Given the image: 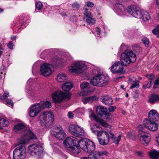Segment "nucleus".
I'll return each mask as SVG.
<instances>
[{
    "label": "nucleus",
    "mask_w": 159,
    "mask_h": 159,
    "mask_svg": "<svg viewBox=\"0 0 159 159\" xmlns=\"http://www.w3.org/2000/svg\"><path fill=\"white\" fill-rule=\"evenodd\" d=\"M158 122L150 121L148 119H145L143 121V125H140L138 126V137L140 141L143 142L144 144H148L149 143L150 140V134L143 131V127L144 126L152 131H155L158 129Z\"/></svg>",
    "instance_id": "nucleus-1"
},
{
    "label": "nucleus",
    "mask_w": 159,
    "mask_h": 159,
    "mask_svg": "<svg viewBox=\"0 0 159 159\" xmlns=\"http://www.w3.org/2000/svg\"><path fill=\"white\" fill-rule=\"evenodd\" d=\"M80 141H78L75 137L71 136L66 138L64 141V144L68 150L77 154L80 152V149L77 145H79Z\"/></svg>",
    "instance_id": "nucleus-2"
},
{
    "label": "nucleus",
    "mask_w": 159,
    "mask_h": 159,
    "mask_svg": "<svg viewBox=\"0 0 159 159\" xmlns=\"http://www.w3.org/2000/svg\"><path fill=\"white\" fill-rule=\"evenodd\" d=\"M108 77L102 74L95 76L90 80V84L94 86L103 87L108 83Z\"/></svg>",
    "instance_id": "nucleus-3"
},
{
    "label": "nucleus",
    "mask_w": 159,
    "mask_h": 159,
    "mask_svg": "<svg viewBox=\"0 0 159 159\" xmlns=\"http://www.w3.org/2000/svg\"><path fill=\"white\" fill-rule=\"evenodd\" d=\"M136 59V56L133 51L129 50H127L122 54L121 61L124 65H126L130 62H134Z\"/></svg>",
    "instance_id": "nucleus-4"
},
{
    "label": "nucleus",
    "mask_w": 159,
    "mask_h": 159,
    "mask_svg": "<svg viewBox=\"0 0 159 159\" xmlns=\"http://www.w3.org/2000/svg\"><path fill=\"white\" fill-rule=\"evenodd\" d=\"M79 145L84 152L89 154L93 153L95 149V145L93 142L87 139L80 141Z\"/></svg>",
    "instance_id": "nucleus-5"
},
{
    "label": "nucleus",
    "mask_w": 159,
    "mask_h": 159,
    "mask_svg": "<svg viewBox=\"0 0 159 159\" xmlns=\"http://www.w3.org/2000/svg\"><path fill=\"white\" fill-rule=\"evenodd\" d=\"M42 145V144H39V143L30 145L28 147L29 153L34 157L40 156L43 150Z\"/></svg>",
    "instance_id": "nucleus-6"
},
{
    "label": "nucleus",
    "mask_w": 159,
    "mask_h": 159,
    "mask_svg": "<svg viewBox=\"0 0 159 159\" xmlns=\"http://www.w3.org/2000/svg\"><path fill=\"white\" fill-rule=\"evenodd\" d=\"M70 95L68 93H64L61 91H57L52 94V100L56 103L59 104L64 99H69Z\"/></svg>",
    "instance_id": "nucleus-7"
},
{
    "label": "nucleus",
    "mask_w": 159,
    "mask_h": 159,
    "mask_svg": "<svg viewBox=\"0 0 159 159\" xmlns=\"http://www.w3.org/2000/svg\"><path fill=\"white\" fill-rule=\"evenodd\" d=\"M87 69V67L82 62H75L71 65L70 69L71 72L80 74L83 73Z\"/></svg>",
    "instance_id": "nucleus-8"
},
{
    "label": "nucleus",
    "mask_w": 159,
    "mask_h": 159,
    "mask_svg": "<svg viewBox=\"0 0 159 159\" xmlns=\"http://www.w3.org/2000/svg\"><path fill=\"white\" fill-rule=\"evenodd\" d=\"M26 150L24 145H21L15 148L13 152L14 159H25Z\"/></svg>",
    "instance_id": "nucleus-9"
},
{
    "label": "nucleus",
    "mask_w": 159,
    "mask_h": 159,
    "mask_svg": "<svg viewBox=\"0 0 159 159\" xmlns=\"http://www.w3.org/2000/svg\"><path fill=\"white\" fill-rule=\"evenodd\" d=\"M52 135L59 140H63L66 136L63 129L60 126H56L52 128L51 130Z\"/></svg>",
    "instance_id": "nucleus-10"
},
{
    "label": "nucleus",
    "mask_w": 159,
    "mask_h": 159,
    "mask_svg": "<svg viewBox=\"0 0 159 159\" xmlns=\"http://www.w3.org/2000/svg\"><path fill=\"white\" fill-rule=\"evenodd\" d=\"M54 115L52 112H45L40 114L39 119L42 123H49L51 124L54 120Z\"/></svg>",
    "instance_id": "nucleus-11"
},
{
    "label": "nucleus",
    "mask_w": 159,
    "mask_h": 159,
    "mask_svg": "<svg viewBox=\"0 0 159 159\" xmlns=\"http://www.w3.org/2000/svg\"><path fill=\"white\" fill-rule=\"evenodd\" d=\"M69 129L70 133L76 137L83 135L84 133V130L76 125H70L69 127Z\"/></svg>",
    "instance_id": "nucleus-12"
},
{
    "label": "nucleus",
    "mask_w": 159,
    "mask_h": 159,
    "mask_svg": "<svg viewBox=\"0 0 159 159\" xmlns=\"http://www.w3.org/2000/svg\"><path fill=\"white\" fill-rule=\"evenodd\" d=\"M98 139L100 143L102 145L107 144L109 141V137L108 133L103 130L98 133Z\"/></svg>",
    "instance_id": "nucleus-13"
},
{
    "label": "nucleus",
    "mask_w": 159,
    "mask_h": 159,
    "mask_svg": "<svg viewBox=\"0 0 159 159\" xmlns=\"http://www.w3.org/2000/svg\"><path fill=\"white\" fill-rule=\"evenodd\" d=\"M127 10L129 13L136 18L140 19L142 17L143 11H140L135 6L132 5L129 6Z\"/></svg>",
    "instance_id": "nucleus-14"
},
{
    "label": "nucleus",
    "mask_w": 159,
    "mask_h": 159,
    "mask_svg": "<svg viewBox=\"0 0 159 159\" xmlns=\"http://www.w3.org/2000/svg\"><path fill=\"white\" fill-rule=\"evenodd\" d=\"M54 68L53 66L49 64L44 63L42 65L40 68L41 74L44 76H48L53 72Z\"/></svg>",
    "instance_id": "nucleus-15"
},
{
    "label": "nucleus",
    "mask_w": 159,
    "mask_h": 159,
    "mask_svg": "<svg viewBox=\"0 0 159 159\" xmlns=\"http://www.w3.org/2000/svg\"><path fill=\"white\" fill-rule=\"evenodd\" d=\"M110 69L112 73L120 74L124 73L123 66L120 61L115 62L111 66Z\"/></svg>",
    "instance_id": "nucleus-16"
},
{
    "label": "nucleus",
    "mask_w": 159,
    "mask_h": 159,
    "mask_svg": "<svg viewBox=\"0 0 159 159\" xmlns=\"http://www.w3.org/2000/svg\"><path fill=\"white\" fill-rule=\"evenodd\" d=\"M41 109V106L39 103L33 104L29 108L30 116L33 117L37 116L40 112Z\"/></svg>",
    "instance_id": "nucleus-17"
},
{
    "label": "nucleus",
    "mask_w": 159,
    "mask_h": 159,
    "mask_svg": "<svg viewBox=\"0 0 159 159\" xmlns=\"http://www.w3.org/2000/svg\"><path fill=\"white\" fill-rule=\"evenodd\" d=\"M36 139L35 135L30 130H28L24 136L20 140V143L25 144L27 143L31 139Z\"/></svg>",
    "instance_id": "nucleus-18"
},
{
    "label": "nucleus",
    "mask_w": 159,
    "mask_h": 159,
    "mask_svg": "<svg viewBox=\"0 0 159 159\" xmlns=\"http://www.w3.org/2000/svg\"><path fill=\"white\" fill-rule=\"evenodd\" d=\"M148 120L159 122V115L156 110L152 109L148 113Z\"/></svg>",
    "instance_id": "nucleus-19"
},
{
    "label": "nucleus",
    "mask_w": 159,
    "mask_h": 159,
    "mask_svg": "<svg viewBox=\"0 0 159 159\" xmlns=\"http://www.w3.org/2000/svg\"><path fill=\"white\" fill-rule=\"evenodd\" d=\"M108 152L106 151L95 152L92 158H90L89 159H103L104 156L108 155Z\"/></svg>",
    "instance_id": "nucleus-20"
},
{
    "label": "nucleus",
    "mask_w": 159,
    "mask_h": 159,
    "mask_svg": "<svg viewBox=\"0 0 159 159\" xmlns=\"http://www.w3.org/2000/svg\"><path fill=\"white\" fill-rule=\"evenodd\" d=\"M101 99L102 102L105 105H109L113 104L112 99L108 95L102 97Z\"/></svg>",
    "instance_id": "nucleus-21"
},
{
    "label": "nucleus",
    "mask_w": 159,
    "mask_h": 159,
    "mask_svg": "<svg viewBox=\"0 0 159 159\" xmlns=\"http://www.w3.org/2000/svg\"><path fill=\"white\" fill-rule=\"evenodd\" d=\"M126 0H117L115 3V6L119 11L123 12L125 11V8L123 5L122 3L125 2Z\"/></svg>",
    "instance_id": "nucleus-22"
},
{
    "label": "nucleus",
    "mask_w": 159,
    "mask_h": 159,
    "mask_svg": "<svg viewBox=\"0 0 159 159\" xmlns=\"http://www.w3.org/2000/svg\"><path fill=\"white\" fill-rule=\"evenodd\" d=\"M159 101V95L156 93L152 94L149 96L148 102L151 104H154Z\"/></svg>",
    "instance_id": "nucleus-23"
},
{
    "label": "nucleus",
    "mask_w": 159,
    "mask_h": 159,
    "mask_svg": "<svg viewBox=\"0 0 159 159\" xmlns=\"http://www.w3.org/2000/svg\"><path fill=\"white\" fill-rule=\"evenodd\" d=\"M106 110V108L104 107L98 106L96 108L97 114L98 116L101 117L107 112Z\"/></svg>",
    "instance_id": "nucleus-24"
},
{
    "label": "nucleus",
    "mask_w": 159,
    "mask_h": 159,
    "mask_svg": "<svg viewBox=\"0 0 159 159\" xmlns=\"http://www.w3.org/2000/svg\"><path fill=\"white\" fill-rule=\"evenodd\" d=\"M97 97L94 96L86 98L83 99L82 101L84 104H86L87 103H91L93 101H97Z\"/></svg>",
    "instance_id": "nucleus-25"
},
{
    "label": "nucleus",
    "mask_w": 159,
    "mask_h": 159,
    "mask_svg": "<svg viewBox=\"0 0 159 159\" xmlns=\"http://www.w3.org/2000/svg\"><path fill=\"white\" fill-rule=\"evenodd\" d=\"M149 155L151 159H158L159 157V151L155 150H152L150 151Z\"/></svg>",
    "instance_id": "nucleus-26"
},
{
    "label": "nucleus",
    "mask_w": 159,
    "mask_h": 159,
    "mask_svg": "<svg viewBox=\"0 0 159 159\" xmlns=\"http://www.w3.org/2000/svg\"><path fill=\"white\" fill-rule=\"evenodd\" d=\"M14 129L16 131H25L27 129V127L25 124L19 123L15 126Z\"/></svg>",
    "instance_id": "nucleus-27"
},
{
    "label": "nucleus",
    "mask_w": 159,
    "mask_h": 159,
    "mask_svg": "<svg viewBox=\"0 0 159 159\" xmlns=\"http://www.w3.org/2000/svg\"><path fill=\"white\" fill-rule=\"evenodd\" d=\"M100 128L101 126L100 125L98 124H95L93 126L91 125L90 126V129L93 133L98 134V132L102 131L101 130H99V129Z\"/></svg>",
    "instance_id": "nucleus-28"
},
{
    "label": "nucleus",
    "mask_w": 159,
    "mask_h": 159,
    "mask_svg": "<svg viewBox=\"0 0 159 159\" xmlns=\"http://www.w3.org/2000/svg\"><path fill=\"white\" fill-rule=\"evenodd\" d=\"M67 79V77L65 74H59L57 77V80L59 82H62Z\"/></svg>",
    "instance_id": "nucleus-29"
},
{
    "label": "nucleus",
    "mask_w": 159,
    "mask_h": 159,
    "mask_svg": "<svg viewBox=\"0 0 159 159\" xmlns=\"http://www.w3.org/2000/svg\"><path fill=\"white\" fill-rule=\"evenodd\" d=\"M62 89L65 91H68L72 87V84L71 82H68L64 83L62 86Z\"/></svg>",
    "instance_id": "nucleus-30"
},
{
    "label": "nucleus",
    "mask_w": 159,
    "mask_h": 159,
    "mask_svg": "<svg viewBox=\"0 0 159 159\" xmlns=\"http://www.w3.org/2000/svg\"><path fill=\"white\" fill-rule=\"evenodd\" d=\"M109 133L110 134V138L113 140L114 143L118 145L121 139V136L119 135L116 139V137L113 133L111 132H110Z\"/></svg>",
    "instance_id": "nucleus-31"
},
{
    "label": "nucleus",
    "mask_w": 159,
    "mask_h": 159,
    "mask_svg": "<svg viewBox=\"0 0 159 159\" xmlns=\"http://www.w3.org/2000/svg\"><path fill=\"white\" fill-rule=\"evenodd\" d=\"M142 16L141 18L144 21L146 22L150 19V15L147 11H143Z\"/></svg>",
    "instance_id": "nucleus-32"
},
{
    "label": "nucleus",
    "mask_w": 159,
    "mask_h": 159,
    "mask_svg": "<svg viewBox=\"0 0 159 159\" xmlns=\"http://www.w3.org/2000/svg\"><path fill=\"white\" fill-rule=\"evenodd\" d=\"M9 125L8 121L0 117V127H5Z\"/></svg>",
    "instance_id": "nucleus-33"
},
{
    "label": "nucleus",
    "mask_w": 159,
    "mask_h": 159,
    "mask_svg": "<svg viewBox=\"0 0 159 159\" xmlns=\"http://www.w3.org/2000/svg\"><path fill=\"white\" fill-rule=\"evenodd\" d=\"M86 21L89 25H93L95 23V20L93 18H92V16L87 17Z\"/></svg>",
    "instance_id": "nucleus-34"
},
{
    "label": "nucleus",
    "mask_w": 159,
    "mask_h": 159,
    "mask_svg": "<svg viewBox=\"0 0 159 159\" xmlns=\"http://www.w3.org/2000/svg\"><path fill=\"white\" fill-rule=\"evenodd\" d=\"M52 62L54 65L58 66H61V59L56 57L53 59Z\"/></svg>",
    "instance_id": "nucleus-35"
},
{
    "label": "nucleus",
    "mask_w": 159,
    "mask_h": 159,
    "mask_svg": "<svg viewBox=\"0 0 159 159\" xmlns=\"http://www.w3.org/2000/svg\"><path fill=\"white\" fill-rule=\"evenodd\" d=\"M89 116L91 119H93V120L96 122H97L99 120L95 114L94 112L91 110L89 114Z\"/></svg>",
    "instance_id": "nucleus-36"
},
{
    "label": "nucleus",
    "mask_w": 159,
    "mask_h": 159,
    "mask_svg": "<svg viewBox=\"0 0 159 159\" xmlns=\"http://www.w3.org/2000/svg\"><path fill=\"white\" fill-rule=\"evenodd\" d=\"M92 74L95 75V76H96L98 75H102L101 73V71L100 70L97 68H93L92 70Z\"/></svg>",
    "instance_id": "nucleus-37"
},
{
    "label": "nucleus",
    "mask_w": 159,
    "mask_h": 159,
    "mask_svg": "<svg viewBox=\"0 0 159 159\" xmlns=\"http://www.w3.org/2000/svg\"><path fill=\"white\" fill-rule=\"evenodd\" d=\"M111 114L108 112H107L105 114L103 115L102 116L100 117L105 120L106 121H109L111 119Z\"/></svg>",
    "instance_id": "nucleus-38"
},
{
    "label": "nucleus",
    "mask_w": 159,
    "mask_h": 159,
    "mask_svg": "<svg viewBox=\"0 0 159 159\" xmlns=\"http://www.w3.org/2000/svg\"><path fill=\"white\" fill-rule=\"evenodd\" d=\"M84 14L85 16L87 17L91 16V12H90L89 9L84 8Z\"/></svg>",
    "instance_id": "nucleus-39"
},
{
    "label": "nucleus",
    "mask_w": 159,
    "mask_h": 159,
    "mask_svg": "<svg viewBox=\"0 0 159 159\" xmlns=\"http://www.w3.org/2000/svg\"><path fill=\"white\" fill-rule=\"evenodd\" d=\"M139 87V81L138 80H135L133 82L132 85L131 86L130 88L132 89L133 88H138Z\"/></svg>",
    "instance_id": "nucleus-40"
},
{
    "label": "nucleus",
    "mask_w": 159,
    "mask_h": 159,
    "mask_svg": "<svg viewBox=\"0 0 159 159\" xmlns=\"http://www.w3.org/2000/svg\"><path fill=\"white\" fill-rule=\"evenodd\" d=\"M36 10H40L42 9L43 5L42 2H37L35 3Z\"/></svg>",
    "instance_id": "nucleus-41"
},
{
    "label": "nucleus",
    "mask_w": 159,
    "mask_h": 159,
    "mask_svg": "<svg viewBox=\"0 0 159 159\" xmlns=\"http://www.w3.org/2000/svg\"><path fill=\"white\" fill-rule=\"evenodd\" d=\"M97 122L99 123L100 125L104 127H107L108 126V124L105 122L104 120H102L99 119Z\"/></svg>",
    "instance_id": "nucleus-42"
},
{
    "label": "nucleus",
    "mask_w": 159,
    "mask_h": 159,
    "mask_svg": "<svg viewBox=\"0 0 159 159\" xmlns=\"http://www.w3.org/2000/svg\"><path fill=\"white\" fill-rule=\"evenodd\" d=\"M80 87L82 89H85L88 87L89 85L88 83L86 82H84L80 85Z\"/></svg>",
    "instance_id": "nucleus-43"
},
{
    "label": "nucleus",
    "mask_w": 159,
    "mask_h": 159,
    "mask_svg": "<svg viewBox=\"0 0 159 159\" xmlns=\"http://www.w3.org/2000/svg\"><path fill=\"white\" fill-rule=\"evenodd\" d=\"M152 32L154 34H159V25H157L155 28L152 30Z\"/></svg>",
    "instance_id": "nucleus-44"
},
{
    "label": "nucleus",
    "mask_w": 159,
    "mask_h": 159,
    "mask_svg": "<svg viewBox=\"0 0 159 159\" xmlns=\"http://www.w3.org/2000/svg\"><path fill=\"white\" fill-rule=\"evenodd\" d=\"M72 7L73 9L76 10L78 9L80 7V5L79 3L75 2L72 4Z\"/></svg>",
    "instance_id": "nucleus-45"
},
{
    "label": "nucleus",
    "mask_w": 159,
    "mask_h": 159,
    "mask_svg": "<svg viewBox=\"0 0 159 159\" xmlns=\"http://www.w3.org/2000/svg\"><path fill=\"white\" fill-rule=\"evenodd\" d=\"M142 41L143 43L145 45L146 47H148V45L149 43V41L147 38H143L142 40Z\"/></svg>",
    "instance_id": "nucleus-46"
},
{
    "label": "nucleus",
    "mask_w": 159,
    "mask_h": 159,
    "mask_svg": "<svg viewBox=\"0 0 159 159\" xmlns=\"http://www.w3.org/2000/svg\"><path fill=\"white\" fill-rule=\"evenodd\" d=\"M43 106L47 108H49L51 107V104L49 102L46 101L43 103Z\"/></svg>",
    "instance_id": "nucleus-47"
},
{
    "label": "nucleus",
    "mask_w": 159,
    "mask_h": 159,
    "mask_svg": "<svg viewBox=\"0 0 159 159\" xmlns=\"http://www.w3.org/2000/svg\"><path fill=\"white\" fill-rule=\"evenodd\" d=\"M152 81H150L148 82V83L147 84H144L143 85V87L144 89L147 88H149L151 86Z\"/></svg>",
    "instance_id": "nucleus-48"
},
{
    "label": "nucleus",
    "mask_w": 159,
    "mask_h": 159,
    "mask_svg": "<svg viewBox=\"0 0 159 159\" xmlns=\"http://www.w3.org/2000/svg\"><path fill=\"white\" fill-rule=\"evenodd\" d=\"M9 95L8 93H5L3 95L0 96V99L2 100H4L7 97H8Z\"/></svg>",
    "instance_id": "nucleus-49"
},
{
    "label": "nucleus",
    "mask_w": 159,
    "mask_h": 159,
    "mask_svg": "<svg viewBox=\"0 0 159 159\" xmlns=\"http://www.w3.org/2000/svg\"><path fill=\"white\" fill-rule=\"evenodd\" d=\"M6 101L7 103V104H9L10 106H11L12 107L13 106V102L12 100L11 99H7Z\"/></svg>",
    "instance_id": "nucleus-50"
},
{
    "label": "nucleus",
    "mask_w": 159,
    "mask_h": 159,
    "mask_svg": "<svg viewBox=\"0 0 159 159\" xmlns=\"http://www.w3.org/2000/svg\"><path fill=\"white\" fill-rule=\"evenodd\" d=\"M116 107L115 106H111L108 108V110L110 112H113L116 109Z\"/></svg>",
    "instance_id": "nucleus-51"
},
{
    "label": "nucleus",
    "mask_w": 159,
    "mask_h": 159,
    "mask_svg": "<svg viewBox=\"0 0 159 159\" xmlns=\"http://www.w3.org/2000/svg\"><path fill=\"white\" fill-rule=\"evenodd\" d=\"M133 49L134 50L138 52H140L141 51V48L139 46H137L135 47H134L133 48Z\"/></svg>",
    "instance_id": "nucleus-52"
},
{
    "label": "nucleus",
    "mask_w": 159,
    "mask_h": 159,
    "mask_svg": "<svg viewBox=\"0 0 159 159\" xmlns=\"http://www.w3.org/2000/svg\"><path fill=\"white\" fill-rule=\"evenodd\" d=\"M86 5L88 7H93L94 4L93 2H87L86 3Z\"/></svg>",
    "instance_id": "nucleus-53"
},
{
    "label": "nucleus",
    "mask_w": 159,
    "mask_h": 159,
    "mask_svg": "<svg viewBox=\"0 0 159 159\" xmlns=\"http://www.w3.org/2000/svg\"><path fill=\"white\" fill-rule=\"evenodd\" d=\"M7 46L8 48L10 49H12L13 48V45L12 42H9L7 44Z\"/></svg>",
    "instance_id": "nucleus-54"
},
{
    "label": "nucleus",
    "mask_w": 159,
    "mask_h": 159,
    "mask_svg": "<svg viewBox=\"0 0 159 159\" xmlns=\"http://www.w3.org/2000/svg\"><path fill=\"white\" fill-rule=\"evenodd\" d=\"M159 85V78H157V80H155L154 83V85L153 87L156 88L157 87L156 86Z\"/></svg>",
    "instance_id": "nucleus-55"
},
{
    "label": "nucleus",
    "mask_w": 159,
    "mask_h": 159,
    "mask_svg": "<svg viewBox=\"0 0 159 159\" xmlns=\"http://www.w3.org/2000/svg\"><path fill=\"white\" fill-rule=\"evenodd\" d=\"M68 115L69 117L70 118L72 119L73 117L74 114L72 112H68Z\"/></svg>",
    "instance_id": "nucleus-56"
},
{
    "label": "nucleus",
    "mask_w": 159,
    "mask_h": 159,
    "mask_svg": "<svg viewBox=\"0 0 159 159\" xmlns=\"http://www.w3.org/2000/svg\"><path fill=\"white\" fill-rule=\"evenodd\" d=\"M96 31L98 35H100L101 32V30L99 28H96Z\"/></svg>",
    "instance_id": "nucleus-57"
},
{
    "label": "nucleus",
    "mask_w": 159,
    "mask_h": 159,
    "mask_svg": "<svg viewBox=\"0 0 159 159\" xmlns=\"http://www.w3.org/2000/svg\"><path fill=\"white\" fill-rule=\"evenodd\" d=\"M88 93V91L86 92V91H83L82 92L80 93V94L82 95L85 96V95H87Z\"/></svg>",
    "instance_id": "nucleus-58"
},
{
    "label": "nucleus",
    "mask_w": 159,
    "mask_h": 159,
    "mask_svg": "<svg viewBox=\"0 0 159 159\" xmlns=\"http://www.w3.org/2000/svg\"><path fill=\"white\" fill-rule=\"evenodd\" d=\"M155 141H156L159 146V134L156 137Z\"/></svg>",
    "instance_id": "nucleus-59"
},
{
    "label": "nucleus",
    "mask_w": 159,
    "mask_h": 159,
    "mask_svg": "<svg viewBox=\"0 0 159 159\" xmlns=\"http://www.w3.org/2000/svg\"><path fill=\"white\" fill-rule=\"evenodd\" d=\"M154 78V76L153 75H150L149 78H150V81H151L152 80H153Z\"/></svg>",
    "instance_id": "nucleus-60"
},
{
    "label": "nucleus",
    "mask_w": 159,
    "mask_h": 159,
    "mask_svg": "<svg viewBox=\"0 0 159 159\" xmlns=\"http://www.w3.org/2000/svg\"><path fill=\"white\" fill-rule=\"evenodd\" d=\"M16 36H13L11 37V39L12 40H15L16 39Z\"/></svg>",
    "instance_id": "nucleus-61"
},
{
    "label": "nucleus",
    "mask_w": 159,
    "mask_h": 159,
    "mask_svg": "<svg viewBox=\"0 0 159 159\" xmlns=\"http://www.w3.org/2000/svg\"><path fill=\"white\" fill-rule=\"evenodd\" d=\"M0 51L1 52H3V49L2 47H1V44L0 43Z\"/></svg>",
    "instance_id": "nucleus-62"
},
{
    "label": "nucleus",
    "mask_w": 159,
    "mask_h": 159,
    "mask_svg": "<svg viewBox=\"0 0 159 159\" xmlns=\"http://www.w3.org/2000/svg\"><path fill=\"white\" fill-rule=\"evenodd\" d=\"M136 153L139 156H141L142 155V152H141L138 151Z\"/></svg>",
    "instance_id": "nucleus-63"
},
{
    "label": "nucleus",
    "mask_w": 159,
    "mask_h": 159,
    "mask_svg": "<svg viewBox=\"0 0 159 159\" xmlns=\"http://www.w3.org/2000/svg\"><path fill=\"white\" fill-rule=\"evenodd\" d=\"M156 4L157 6H158V7H159V0H156Z\"/></svg>",
    "instance_id": "nucleus-64"
}]
</instances>
